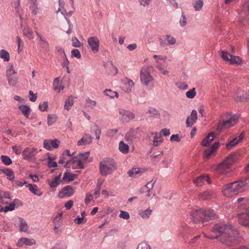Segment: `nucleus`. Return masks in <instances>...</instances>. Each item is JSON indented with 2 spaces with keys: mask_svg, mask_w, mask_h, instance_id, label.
<instances>
[{
  "mask_svg": "<svg viewBox=\"0 0 249 249\" xmlns=\"http://www.w3.org/2000/svg\"><path fill=\"white\" fill-rule=\"evenodd\" d=\"M212 232L215 235L204 234V236L211 239H218L222 244L227 246H232L239 237L238 231L231 225L223 223L215 224L212 229Z\"/></svg>",
  "mask_w": 249,
  "mask_h": 249,
  "instance_id": "nucleus-1",
  "label": "nucleus"
},
{
  "mask_svg": "<svg viewBox=\"0 0 249 249\" xmlns=\"http://www.w3.org/2000/svg\"><path fill=\"white\" fill-rule=\"evenodd\" d=\"M249 187V178H248L225 185L222 189V193L226 197H231L244 192Z\"/></svg>",
  "mask_w": 249,
  "mask_h": 249,
  "instance_id": "nucleus-2",
  "label": "nucleus"
},
{
  "mask_svg": "<svg viewBox=\"0 0 249 249\" xmlns=\"http://www.w3.org/2000/svg\"><path fill=\"white\" fill-rule=\"evenodd\" d=\"M190 216L192 221L194 223L200 221L204 223L205 221L217 218V216L213 210L211 209L206 210L201 209L194 210L191 212Z\"/></svg>",
  "mask_w": 249,
  "mask_h": 249,
  "instance_id": "nucleus-3",
  "label": "nucleus"
},
{
  "mask_svg": "<svg viewBox=\"0 0 249 249\" xmlns=\"http://www.w3.org/2000/svg\"><path fill=\"white\" fill-rule=\"evenodd\" d=\"M239 116L237 114L227 113L222 121H220L217 124L216 130L218 133L222 129L228 128L235 125L238 120Z\"/></svg>",
  "mask_w": 249,
  "mask_h": 249,
  "instance_id": "nucleus-4",
  "label": "nucleus"
},
{
  "mask_svg": "<svg viewBox=\"0 0 249 249\" xmlns=\"http://www.w3.org/2000/svg\"><path fill=\"white\" fill-rule=\"evenodd\" d=\"M115 169V164L113 159L104 158L100 163V172L102 176L110 174Z\"/></svg>",
  "mask_w": 249,
  "mask_h": 249,
  "instance_id": "nucleus-5",
  "label": "nucleus"
},
{
  "mask_svg": "<svg viewBox=\"0 0 249 249\" xmlns=\"http://www.w3.org/2000/svg\"><path fill=\"white\" fill-rule=\"evenodd\" d=\"M238 156L237 153L229 155L223 162L218 164L216 169L217 172L222 174H226L231 165L237 159Z\"/></svg>",
  "mask_w": 249,
  "mask_h": 249,
  "instance_id": "nucleus-6",
  "label": "nucleus"
},
{
  "mask_svg": "<svg viewBox=\"0 0 249 249\" xmlns=\"http://www.w3.org/2000/svg\"><path fill=\"white\" fill-rule=\"evenodd\" d=\"M36 154L37 149L34 147H27L22 152L23 159L29 161L36 160Z\"/></svg>",
  "mask_w": 249,
  "mask_h": 249,
  "instance_id": "nucleus-7",
  "label": "nucleus"
},
{
  "mask_svg": "<svg viewBox=\"0 0 249 249\" xmlns=\"http://www.w3.org/2000/svg\"><path fill=\"white\" fill-rule=\"evenodd\" d=\"M140 79L142 83L145 86H147L153 81V78L150 75L148 67L143 68L141 70Z\"/></svg>",
  "mask_w": 249,
  "mask_h": 249,
  "instance_id": "nucleus-8",
  "label": "nucleus"
},
{
  "mask_svg": "<svg viewBox=\"0 0 249 249\" xmlns=\"http://www.w3.org/2000/svg\"><path fill=\"white\" fill-rule=\"evenodd\" d=\"M119 113L121 116L120 119L124 123H127L135 118V114L132 112L123 108L119 109Z\"/></svg>",
  "mask_w": 249,
  "mask_h": 249,
  "instance_id": "nucleus-9",
  "label": "nucleus"
},
{
  "mask_svg": "<svg viewBox=\"0 0 249 249\" xmlns=\"http://www.w3.org/2000/svg\"><path fill=\"white\" fill-rule=\"evenodd\" d=\"M88 43L93 53H96L98 52L99 40L96 36L89 37L88 39Z\"/></svg>",
  "mask_w": 249,
  "mask_h": 249,
  "instance_id": "nucleus-10",
  "label": "nucleus"
},
{
  "mask_svg": "<svg viewBox=\"0 0 249 249\" xmlns=\"http://www.w3.org/2000/svg\"><path fill=\"white\" fill-rule=\"evenodd\" d=\"M84 162L78 158V157H74L72 159L67 161L64 167L65 168H69L70 167V165L72 164V168L73 169L75 168V165L77 166L78 168L83 169L84 168Z\"/></svg>",
  "mask_w": 249,
  "mask_h": 249,
  "instance_id": "nucleus-11",
  "label": "nucleus"
},
{
  "mask_svg": "<svg viewBox=\"0 0 249 249\" xmlns=\"http://www.w3.org/2000/svg\"><path fill=\"white\" fill-rule=\"evenodd\" d=\"M60 141L57 139L45 140L43 141V146L48 150H52V148H57L60 144Z\"/></svg>",
  "mask_w": 249,
  "mask_h": 249,
  "instance_id": "nucleus-12",
  "label": "nucleus"
},
{
  "mask_svg": "<svg viewBox=\"0 0 249 249\" xmlns=\"http://www.w3.org/2000/svg\"><path fill=\"white\" fill-rule=\"evenodd\" d=\"M198 196L200 199L203 200H209L216 197V193L213 190H207L199 194Z\"/></svg>",
  "mask_w": 249,
  "mask_h": 249,
  "instance_id": "nucleus-13",
  "label": "nucleus"
},
{
  "mask_svg": "<svg viewBox=\"0 0 249 249\" xmlns=\"http://www.w3.org/2000/svg\"><path fill=\"white\" fill-rule=\"evenodd\" d=\"M244 132H242L238 137L233 139L229 143L226 144V148L231 149L233 147L236 145L239 142H241L244 137Z\"/></svg>",
  "mask_w": 249,
  "mask_h": 249,
  "instance_id": "nucleus-14",
  "label": "nucleus"
},
{
  "mask_svg": "<svg viewBox=\"0 0 249 249\" xmlns=\"http://www.w3.org/2000/svg\"><path fill=\"white\" fill-rule=\"evenodd\" d=\"M239 223L244 226H249V210L245 213L238 214Z\"/></svg>",
  "mask_w": 249,
  "mask_h": 249,
  "instance_id": "nucleus-15",
  "label": "nucleus"
},
{
  "mask_svg": "<svg viewBox=\"0 0 249 249\" xmlns=\"http://www.w3.org/2000/svg\"><path fill=\"white\" fill-rule=\"evenodd\" d=\"M232 98L236 102H244L247 100L246 94L240 89H237L235 91Z\"/></svg>",
  "mask_w": 249,
  "mask_h": 249,
  "instance_id": "nucleus-16",
  "label": "nucleus"
},
{
  "mask_svg": "<svg viewBox=\"0 0 249 249\" xmlns=\"http://www.w3.org/2000/svg\"><path fill=\"white\" fill-rule=\"evenodd\" d=\"M74 193L73 189L71 186H67L64 187L58 193V196L62 198L64 196H71Z\"/></svg>",
  "mask_w": 249,
  "mask_h": 249,
  "instance_id": "nucleus-17",
  "label": "nucleus"
},
{
  "mask_svg": "<svg viewBox=\"0 0 249 249\" xmlns=\"http://www.w3.org/2000/svg\"><path fill=\"white\" fill-rule=\"evenodd\" d=\"M197 119V112L196 110H193L191 115L187 118L186 121L187 127L192 126L196 122Z\"/></svg>",
  "mask_w": 249,
  "mask_h": 249,
  "instance_id": "nucleus-18",
  "label": "nucleus"
},
{
  "mask_svg": "<svg viewBox=\"0 0 249 249\" xmlns=\"http://www.w3.org/2000/svg\"><path fill=\"white\" fill-rule=\"evenodd\" d=\"M36 244V242L34 239H29L25 237L20 238L17 243V246L22 247L23 245L32 246Z\"/></svg>",
  "mask_w": 249,
  "mask_h": 249,
  "instance_id": "nucleus-19",
  "label": "nucleus"
},
{
  "mask_svg": "<svg viewBox=\"0 0 249 249\" xmlns=\"http://www.w3.org/2000/svg\"><path fill=\"white\" fill-rule=\"evenodd\" d=\"M205 182L208 184L211 183L210 178L208 176L203 175L200 176L193 180V182L198 186H201Z\"/></svg>",
  "mask_w": 249,
  "mask_h": 249,
  "instance_id": "nucleus-20",
  "label": "nucleus"
},
{
  "mask_svg": "<svg viewBox=\"0 0 249 249\" xmlns=\"http://www.w3.org/2000/svg\"><path fill=\"white\" fill-rule=\"evenodd\" d=\"M92 139L93 138L90 134L85 133L83 137L77 142V145L80 146L89 144L92 142Z\"/></svg>",
  "mask_w": 249,
  "mask_h": 249,
  "instance_id": "nucleus-21",
  "label": "nucleus"
},
{
  "mask_svg": "<svg viewBox=\"0 0 249 249\" xmlns=\"http://www.w3.org/2000/svg\"><path fill=\"white\" fill-rule=\"evenodd\" d=\"M145 171L146 169L143 168H133L128 172V174L129 177L137 178L142 175Z\"/></svg>",
  "mask_w": 249,
  "mask_h": 249,
  "instance_id": "nucleus-22",
  "label": "nucleus"
},
{
  "mask_svg": "<svg viewBox=\"0 0 249 249\" xmlns=\"http://www.w3.org/2000/svg\"><path fill=\"white\" fill-rule=\"evenodd\" d=\"M214 137V133L213 132H210L201 142V145L205 147L208 146L213 141Z\"/></svg>",
  "mask_w": 249,
  "mask_h": 249,
  "instance_id": "nucleus-23",
  "label": "nucleus"
},
{
  "mask_svg": "<svg viewBox=\"0 0 249 249\" xmlns=\"http://www.w3.org/2000/svg\"><path fill=\"white\" fill-rule=\"evenodd\" d=\"M154 184L155 181H153L152 180L148 182L146 185L143 186L141 188L140 192L141 193H150L151 190L152 189Z\"/></svg>",
  "mask_w": 249,
  "mask_h": 249,
  "instance_id": "nucleus-24",
  "label": "nucleus"
},
{
  "mask_svg": "<svg viewBox=\"0 0 249 249\" xmlns=\"http://www.w3.org/2000/svg\"><path fill=\"white\" fill-rule=\"evenodd\" d=\"M18 108L26 118H29V114L31 111V108L29 106L27 105H20L18 107Z\"/></svg>",
  "mask_w": 249,
  "mask_h": 249,
  "instance_id": "nucleus-25",
  "label": "nucleus"
},
{
  "mask_svg": "<svg viewBox=\"0 0 249 249\" xmlns=\"http://www.w3.org/2000/svg\"><path fill=\"white\" fill-rule=\"evenodd\" d=\"M27 187H29V190L34 195L38 196L42 195V192L40 190V189H38V187L36 185H32L31 184H29L27 185Z\"/></svg>",
  "mask_w": 249,
  "mask_h": 249,
  "instance_id": "nucleus-26",
  "label": "nucleus"
},
{
  "mask_svg": "<svg viewBox=\"0 0 249 249\" xmlns=\"http://www.w3.org/2000/svg\"><path fill=\"white\" fill-rule=\"evenodd\" d=\"M237 201L238 203H241V206L243 209L248 210L249 208V200L246 197H240L237 199Z\"/></svg>",
  "mask_w": 249,
  "mask_h": 249,
  "instance_id": "nucleus-27",
  "label": "nucleus"
},
{
  "mask_svg": "<svg viewBox=\"0 0 249 249\" xmlns=\"http://www.w3.org/2000/svg\"><path fill=\"white\" fill-rule=\"evenodd\" d=\"M1 172L4 173L10 180H13L15 178L14 172L9 168L2 169L0 170Z\"/></svg>",
  "mask_w": 249,
  "mask_h": 249,
  "instance_id": "nucleus-28",
  "label": "nucleus"
},
{
  "mask_svg": "<svg viewBox=\"0 0 249 249\" xmlns=\"http://www.w3.org/2000/svg\"><path fill=\"white\" fill-rule=\"evenodd\" d=\"M7 79L10 86L13 87H17L18 82V78L17 76L13 75Z\"/></svg>",
  "mask_w": 249,
  "mask_h": 249,
  "instance_id": "nucleus-29",
  "label": "nucleus"
},
{
  "mask_svg": "<svg viewBox=\"0 0 249 249\" xmlns=\"http://www.w3.org/2000/svg\"><path fill=\"white\" fill-rule=\"evenodd\" d=\"M77 177V175L69 172H65L64 174L63 180L68 181H72L74 180Z\"/></svg>",
  "mask_w": 249,
  "mask_h": 249,
  "instance_id": "nucleus-30",
  "label": "nucleus"
},
{
  "mask_svg": "<svg viewBox=\"0 0 249 249\" xmlns=\"http://www.w3.org/2000/svg\"><path fill=\"white\" fill-rule=\"evenodd\" d=\"M119 149L122 153L127 154L129 152V146L123 141H121L119 144Z\"/></svg>",
  "mask_w": 249,
  "mask_h": 249,
  "instance_id": "nucleus-31",
  "label": "nucleus"
},
{
  "mask_svg": "<svg viewBox=\"0 0 249 249\" xmlns=\"http://www.w3.org/2000/svg\"><path fill=\"white\" fill-rule=\"evenodd\" d=\"M193 5L196 11H200L203 5V0H193Z\"/></svg>",
  "mask_w": 249,
  "mask_h": 249,
  "instance_id": "nucleus-32",
  "label": "nucleus"
},
{
  "mask_svg": "<svg viewBox=\"0 0 249 249\" xmlns=\"http://www.w3.org/2000/svg\"><path fill=\"white\" fill-rule=\"evenodd\" d=\"M19 229L20 231L27 232L28 231V225L25 220L21 218H19Z\"/></svg>",
  "mask_w": 249,
  "mask_h": 249,
  "instance_id": "nucleus-33",
  "label": "nucleus"
},
{
  "mask_svg": "<svg viewBox=\"0 0 249 249\" xmlns=\"http://www.w3.org/2000/svg\"><path fill=\"white\" fill-rule=\"evenodd\" d=\"M230 60L228 62L230 64H239L241 63L242 60L240 57L230 55Z\"/></svg>",
  "mask_w": 249,
  "mask_h": 249,
  "instance_id": "nucleus-34",
  "label": "nucleus"
},
{
  "mask_svg": "<svg viewBox=\"0 0 249 249\" xmlns=\"http://www.w3.org/2000/svg\"><path fill=\"white\" fill-rule=\"evenodd\" d=\"M91 130L94 132L96 136V139L97 140H99L101 134V128L98 125L95 124L92 127H91Z\"/></svg>",
  "mask_w": 249,
  "mask_h": 249,
  "instance_id": "nucleus-35",
  "label": "nucleus"
},
{
  "mask_svg": "<svg viewBox=\"0 0 249 249\" xmlns=\"http://www.w3.org/2000/svg\"><path fill=\"white\" fill-rule=\"evenodd\" d=\"M162 142L163 139L161 137V134L156 133L153 140V145L157 146Z\"/></svg>",
  "mask_w": 249,
  "mask_h": 249,
  "instance_id": "nucleus-36",
  "label": "nucleus"
},
{
  "mask_svg": "<svg viewBox=\"0 0 249 249\" xmlns=\"http://www.w3.org/2000/svg\"><path fill=\"white\" fill-rule=\"evenodd\" d=\"M17 72L14 70V66L12 64L10 65L9 68L6 71V76L7 79L16 74Z\"/></svg>",
  "mask_w": 249,
  "mask_h": 249,
  "instance_id": "nucleus-37",
  "label": "nucleus"
},
{
  "mask_svg": "<svg viewBox=\"0 0 249 249\" xmlns=\"http://www.w3.org/2000/svg\"><path fill=\"white\" fill-rule=\"evenodd\" d=\"M152 210L150 208H148L147 209L144 211H142L139 212V214L143 219H146L149 217L150 215L151 214Z\"/></svg>",
  "mask_w": 249,
  "mask_h": 249,
  "instance_id": "nucleus-38",
  "label": "nucleus"
},
{
  "mask_svg": "<svg viewBox=\"0 0 249 249\" xmlns=\"http://www.w3.org/2000/svg\"><path fill=\"white\" fill-rule=\"evenodd\" d=\"M74 101L72 97H69L65 101L64 108L69 110L73 105Z\"/></svg>",
  "mask_w": 249,
  "mask_h": 249,
  "instance_id": "nucleus-39",
  "label": "nucleus"
},
{
  "mask_svg": "<svg viewBox=\"0 0 249 249\" xmlns=\"http://www.w3.org/2000/svg\"><path fill=\"white\" fill-rule=\"evenodd\" d=\"M61 177V173H60L58 176L55 177L51 183L50 184V187L51 188H55L56 187L59 183L60 179Z\"/></svg>",
  "mask_w": 249,
  "mask_h": 249,
  "instance_id": "nucleus-40",
  "label": "nucleus"
},
{
  "mask_svg": "<svg viewBox=\"0 0 249 249\" xmlns=\"http://www.w3.org/2000/svg\"><path fill=\"white\" fill-rule=\"evenodd\" d=\"M23 33L24 35L28 37L29 39H32L33 38V32L28 27L24 28L23 29Z\"/></svg>",
  "mask_w": 249,
  "mask_h": 249,
  "instance_id": "nucleus-41",
  "label": "nucleus"
},
{
  "mask_svg": "<svg viewBox=\"0 0 249 249\" xmlns=\"http://www.w3.org/2000/svg\"><path fill=\"white\" fill-rule=\"evenodd\" d=\"M0 56L1 58L4 59L5 61H8L10 60V55L9 53L5 50H1L0 52Z\"/></svg>",
  "mask_w": 249,
  "mask_h": 249,
  "instance_id": "nucleus-42",
  "label": "nucleus"
},
{
  "mask_svg": "<svg viewBox=\"0 0 249 249\" xmlns=\"http://www.w3.org/2000/svg\"><path fill=\"white\" fill-rule=\"evenodd\" d=\"M104 93L106 95L109 96L110 98L118 97V93L117 92L112 91L111 89H106L104 91Z\"/></svg>",
  "mask_w": 249,
  "mask_h": 249,
  "instance_id": "nucleus-43",
  "label": "nucleus"
},
{
  "mask_svg": "<svg viewBox=\"0 0 249 249\" xmlns=\"http://www.w3.org/2000/svg\"><path fill=\"white\" fill-rule=\"evenodd\" d=\"M128 135L131 140L136 139L139 136V131L138 129H132L128 133Z\"/></svg>",
  "mask_w": 249,
  "mask_h": 249,
  "instance_id": "nucleus-44",
  "label": "nucleus"
},
{
  "mask_svg": "<svg viewBox=\"0 0 249 249\" xmlns=\"http://www.w3.org/2000/svg\"><path fill=\"white\" fill-rule=\"evenodd\" d=\"M0 158L2 162L5 165H9L12 163V160L7 156L2 155Z\"/></svg>",
  "mask_w": 249,
  "mask_h": 249,
  "instance_id": "nucleus-45",
  "label": "nucleus"
},
{
  "mask_svg": "<svg viewBox=\"0 0 249 249\" xmlns=\"http://www.w3.org/2000/svg\"><path fill=\"white\" fill-rule=\"evenodd\" d=\"M89 155V152H86L84 153H80L77 156L81 160L85 163L88 160Z\"/></svg>",
  "mask_w": 249,
  "mask_h": 249,
  "instance_id": "nucleus-46",
  "label": "nucleus"
},
{
  "mask_svg": "<svg viewBox=\"0 0 249 249\" xmlns=\"http://www.w3.org/2000/svg\"><path fill=\"white\" fill-rule=\"evenodd\" d=\"M125 85L127 87L125 91L129 92L131 90V88L134 87V83L131 79L126 78V82H125Z\"/></svg>",
  "mask_w": 249,
  "mask_h": 249,
  "instance_id": "nucleus-47",
  "label": "nucleus"
},
{
  "mask_svg": "<svg viewBox=\"0 0 249 249\" xmlns=\"http://www.w3.org/2000/svg\"><path fill=\"white\" fill-rule=\"evenodd\" d=\"M149 114L151 117H158L160 116V113L158 110L153 107H150L149 111Z\"/></svg>",
  "mask_w": 249,
  "mask_h": 249,
  "instance_id": "nucleus-48",
  "label": "nucleus"
},
{
  "mask_svg": "<svg viewBox=\"0 0 249 249\" xmlns=\"http://www.w3.org/2000/svg\"><path fill=\"white\" fill-rule=\"evenodd\" d=\"M96 105L95 101L91 100L89 99H88L86 101V106L87 107L93 108Z\"/></svg>",
  "mask_w": 249,
  "mask_h": 249,
  "instance_id": "nucleus-49",
  "label": "nucleus"
},
{
  "mask_svg": "<svg viewBox=\"0 0 249 249\" xmlns=\"http://www.w3.org/2000/svg\"><path fill=\"white\" fill-rule=\"evenodd\" d=\"M221 56L222 58V59L224 61H226L227 62H229V60H230V55H231V54L229 53H228V52L224 51H221Z\"/></svg>",
  "mask_w": 249,
  "mask_h": 249,
  "instance_id": "nucleus-50",
  "label": "nucleus"
},
{
  "mask_svg": "<svg viewBox=\"0 0 249 249\" xmlns=\"http://www.w3.org/2000/svg\"><path fill=\"white\" fill-rule=\"evenodd\" d=\"M196 95V92L195 88H193L189 90L186 93V95L187 97L190 99L194 98Z\"/></svg>",
  "mask_w": 249,
  "mask_h": 249,
  "instance_id": "nucleus-51",
  "label": "nucleus"
},
{
  "mask_svg": "<svg viewBox=\"0 0 249 249\" xmlns=\"http://www.w3.org/2000/svg\"><path fill=\"white\" fill-rule=\"evenodd\" d=\"M71 41L72 46L74 47H79L82 45L76 37H72Z\"/></svg>",
  "mask_w": 249,
  "mask_h": 249,
  "instance_id": "nucleus-52",
  "label": "nucleus"
},
{
  "mask_svg": "<svg viewBox=\"0 0 249 249\" xmlns=\"http://www.w3.org/2000/svg\"><path fill=\"white\" fill-rule=\"evenodd\" d=\"M137 249H151V248L146 243L142 242L138 245Z\"/></svg>",
  "mask_w": 249,
  "mask_h": 249,
  "instance_id": "nucleus-53",
  "label": "nucleus"
},
{
  "mask_svg": "<svg viewBox=\"0 0 249 249\" xmlns=\"http://www.w3.org/2000/svg\"><path fill=\"white\" fill-rule=\"evenodd\" d=\"M166 38L167 39L168 44L170 45H174L176 42V39L170 35H166Z\"/></svg>",
  "mask_w": 249,
  "mask_h": 249,
  "instance_id": "nucleus-54",
  "label": "nucleus"
},
{
  "mask_svg": "<svg viewBox=\"0 0 249 249\" xmlns=\"http://www.w3.org/2000/svg\"><path fill=\"white\" fill-rule=\"evenodd\" d=\"M71 56L79 59L81 57L80 51L76 49H73L71 51Z\"/></svg>",
  "mask_w": 249,
  "mask_h": 249,
  "instance_id": "nucleus-55",
  "label": "nucleus"
},
{
  "mask_svg": "<svg viewBox=\"0 0 249 249\" xmlns=\"http://www.w3.org/2000/svg\"><path fill=\"white\" fill-rule=\"evenodd\" d=\"M119 216L121 218H122L124 219L127 220L129 219L130 215L129 213L127 212L124 211H120V214L119 215Z\"/></svg>",
  "mask_w": 249,
  "mask_h": 249,
  "instance_id": "nucleus-56",
  "label": "nucleus"
},
{
  "mask_svg": "<svg viewBox=\"0 0 249 249\" xmlns=\"http://www.w3.org/2000/svg\"><path fill=\"white\" fill-rule=\"evenodd\" d=\"M48 104L47 102H44L40 103L39 105V108L42 111H46L48 108Z\"/></svg>",
  "mask_w": 249,
  "mask_h": 249,
  "instance_id": "nucleus-57",
  "label": "nucleus"
},
{
  "mask_svg": "<svg viewBox=\"0 0 249 249\" xmlns=\"http://www.w3.org/2000/svg\"><path fill=\"white\" fill-rule=\"evenodd\" d=\"M30 8L32 10V13L36 15L38 13V7L36 3L31 4Z\"/></svg>",
  "mask_w": 249,
  "mask_h": 249,
  "instance_id": "nucleus-58",
  "label": "nucleus"
},
{
  "mask_svg": "<svg viewBox=\"0 0 249 249\" xmlns=\"http://www.w3.org/2000/svg\"><path fill=\"white\" fill-rule=\"evenodd\" d=\"M56 121L55 117L54 116L49 115L48 116V124L49 125L53 124Z\"/></svg>",
  "mask_w": 249,
  "mask_h": 249,
  "instance_id": "nucleus-59",
  "label": "nucleus"
},
{
  "mask_svg": "<svg viewBox=\"0 0 249 249\" xmlns=\"http://www.w3.org/2000/svg\"><path fill=\"white\" fill-rule=\"evenodd\" d=\"M170 141L172 142H179L180 141V138L178 134L172 135L170 137Z\"/></svg>",
  "mask_w": 249,
  "mask_h": 249,
  "instance_id": "nucleus-60",
  "label": "nucleus"
},
{
  "mask_svg": "<svg viewBox=\"0 0 249 249\" xmlns=\"http://www.w3.org/2000/svg\"><path fill=\"white\" fill-rule=\"evenodd\" d=\"M56 51L60 53V54H62L64 57H66V53L64 50L61 48L60 46H56L55 47Z\"/></svg>",
  "mask_w": 249,
  "mask_h": 249,
  "instance_id": "nucleus-61",
  "label": "nucleus"
},
{
  "mask_svg": "<svg viewBox=\"0 0 249 249\" xmlns=\"http://www.w3.org/2000/svg\"><path fill=\"white\" fill-rule=\"evenodd\" d=\"M186 18L184 15L182 13L181 15V18L180 19L179 23L181 26H184L186 24Z\"/></svg>",
  "mask_w": 249,
  "mask_h": 249,
  "instance_id": "nucleus-62",
  "label": "nucleus"
},
{
  "mask_svg": "<svg viewBox=\"0 0 249 249\" xmlns=\"http://www.w3.org/2000/svg\"><path fill=\"white\" fill-rule=\"evenodd\" d=\"M214 151L211 148H207L205 150L204 155L206 158H209Z\"/></svg>",
  "mask_w": 249,
  "mask_h": 249,
  "instance_id": "nucleus-63",
  "label": "nucleus"
},
{
  "mask_svg": "<svg viewBox=\"0 0 249 249\" xmlns=\"http://www.w3.org/2000/svg\"><path fill=\"white\" fill-rule=\"evenodd\" d=\"M12 149L17 155H19L21 153V148L20 146H13Z\"/></svg>",
  "mask_w": 249,
  "mask_h": 249,
  "instance_id": "nucleus-64",
  "label": "nucleus"
}]
</instances>
